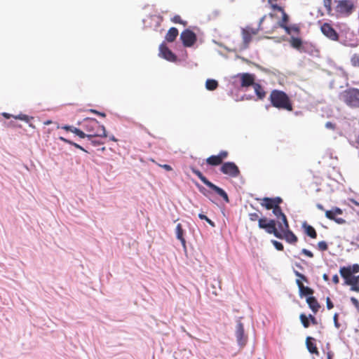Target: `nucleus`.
Segmentation results:
<instances>
[{
  "mask_svg": "<svg viewBox=\"0 0 359 359\" xmlns=\"http://www.w3.org/2000/svg\"><path fill=\"white\" fill-rule=\"evenodd\" d=\"M57 128H61L62 129H64V130H65L67 131L72 132L74 126H68V125H65V126H62L61 127L57 126Z\"/></svg>",
  "mask_w": 359,
  "mask_h": 359,
  "instance_id": "54",
  "label": "nucleus"
},
{
  "mask_svg": "<svg viewBox=\"0 0 359 359\" xmlns=\"http://www.w3.org/2000/svg\"><path fill=\"white\" fill-rule=\"evenodd\" d=\"M353 8L354 5L351 1L341 0L337 2L336 11L344 16H348L352 13Z\"/></svg>",
  "mask_w": 359,
  "mask_h": 359,
  "instance_id": "4",
  "label": "nucleus"
},
{
  "mask_svg": "<svg viewBox=\"0 0 359 359\" xmlns=\"http://www.w3.org/2000/svg\"><path fill=\"white\" fill-rule=\"evenodd\" d=\"M341 100L351 108L359 107V89L351 88L345 90L340 95Z\"/></svg>",
  "mask_w": 359,
  "mask_h": 359,
  "instance_id": "2",
  "label": "nucleus"
},
{
  "mask_svg": "<svg viewBox=\"0 0 359 359\" xmlns=\"http://www.w3.org/2000/svg\"><path fill=\"white\" fill-rule=\"evenodd\" d=\"M290 43L292 48L297 49V50H299L302 45V40L299 38L294 37V36L291 37V39L290 40Z\"/></svg>",
  "mask_w": 359,
  "mask_h": 359,
  "instance_id": "31",
  "label": "nucleus"
},
{
  "mask_svg": "<svg viewBox=\"0 0 359 359\" xmlns=\"http://www.w3.org/2000/svg\"><path fill=\"white\" fill-rule=\"evenodd\" d=\"M13 118L15 119L21 120L27 123H29V126L32 128H34L33 125L32 123H29L30 120L33 119L32 116H29L25 114H20L17 116H13Z\"/></svg>",
  "mask_w": 359,
  "mask_h": 359,
  "instance_id": "32",
  "label": "nucleus"
},
{
  "mask_svg": "<svg viewBox=\"0 0 359 359\" xmlns=\"http://www.w3.org/2000/svg\"><path fill=\"white\" fill-rule=\"evenodd\" d=\"M342 210L339 208H333L330 210H326L325 211V216L327 218L331 220H334L336 223L339 224H343L346 222V221L341 218L337 217V215H341Z\"/></svg>",
  "mask_w": 359,
  "mask_h": 359,
  "instance_id": "10",
  "label": "nucleus"
},
{
  "mask_svg": "<svg viewBox=\"0 0 359 359\" xmlns=\"http://www.w3.org/2000/svg\"><path fill=\"white\" fill-rule=\"evenodd\" d=\"M326 304H327V308L329 310L334 307V305L329 297H327L326 299Z\"/></svg>",
  "mask_w": 359,
  "mask_h": 359,
  "instance_id": "55",
  "label": "nucleus"
},
{
  "mask_svg": "<svg viewBox=\"0 0 359 359\" xmlns=\"http://www.w3.org/2000/svg\"><path fill=\"white\" fill-rule=\"evenodd\" d=\"M288 29H289V32H286L288 34H291V33L292 32H294L295 33H298L299 30V27L297 25H294L292 26H290V27L288 26Z\"/></svg>",
  "mask_w": 359,
  "mask_h": 359,
  "instance_id": "45",
  "label": "nucleus"
},
{
  "mask_svg": "<svg viewBox=\"0 0 359 359\" xmlns=\"http://www.w3.org/2000/svg\"><path fill=\"white\" fill-rule=\"evenodd\" d=\"M273 213L277 218H281L283 222H278V228L280 231L289 228V224L285 215L283 212L280 206H276L273 209Z\"/></svg>",
  "mask_w": 359,
  "mask_h": 359,
  "instance_id": "8",
  "label": "nucleus"
},
{
  "mask_svg": "<svg viewBox=\"0 0 359 359\" xmlns=\"http://www.w3.org/2000/svg\"><path fill=\"white\" fill-rule=\"evenodd\" d=\"M254 90L259 99H263L266 96V93L263 88L258 83L254 84Z\"/></svg>",
  "mask_w": 359,
  "mask_h": 359,
  "instance_id": "26",
  "label": "nucleus"
},
{
  "mask_svg": "<svg viewBox=\"0 0 359 359\" xmlns=\"http://www.w3.org/2000/svg\"><path fill=\"white\" fill-rule=\"evenodd\" d=\"M198 217L201 219H203V220H205L212 227H215V224L214 222H212L211 219H210L207 216H205V215L202 214V213H200L198 214Z\"/></svg>",
  "mask_w": 359,
  "mask_h": 359,
  "instance_id": "38",
  "label": "nucleus"
},
{
  "mask_svg": "<svg viewBox=\"0 0 359 359\" xmlns=\"http://www.w3.org/2000/svg\"><path fill=\"white\" fill-rule=\"evenodd\" d=\"M275 203L276 206H279V204L282 202V198L280 197H276L272 198Z\"/></svg>",
  "mask_w": 359,
  "mask_h": 359,
  "instance_id": "57",
  "label": "nucleus"
},
{
  "mask_svg": "<svg viewBox=\"0 0 359 359\" xmlns=\"http://www.w3.org/2000/svg\"><path fill=\"white\" fill-rule=\"evenodd\" d=\"M209 188L212 189L217 194L221 196L226 203L229 202V196L226 191L221 189L220 187L216 186L213 183L210 182V184L208 186Z\"/></svg>",
  "mask_w": 359,
  "mask_h": 359,
  "instance_id": "16",
  "label": "nucleus"
},
{
  "mask_svg": "<svg viewBox=\"0 0 359 359\" xmlns=\"http://www.w3.org/2000/svg\"><path fill=\"white\" fill-rule=\"evenodd\" d=\"M300 320L304 327H308L309 326L308 318L304 314L300 315Z\"/></svg>",
  "mask_w": 359,
  "mask_h": 359,
  "instance_id": "40",
  "label": "nucleus"
},
{
  "mask_svg": "<svg viewBox=\"0 0 359 359\" xmlns=\"http://www.w3.org/2000/svg\"><path fill=\"white\" fill-rule=\"evenodd\" d=\"M175 234H176V238L180 241L181 243H182V245L184 248V250H186L187 249V246H186V241H185V238L184 237V229H182V224H177V226H176V228H175Z\"/></svg>",
  "mask_w": 359,
  "mask_h": 359,
  "instance_id": "14",
  "label": "nucleus"
},
{
  "mask_svg": "<svg viewBox=\"0 0 359 359\" xmlns=\"http://www.w3.org/2000/svg\"><path fill=\"white\" fill-rule=\"evenodd\" d=\"M339 272L341 276L345 280V284L348 285V281H351V278L353 277L351 270L349 269V268L344 266L340 269Z\"/></svg>",
  "mask_w": 359,
  "mask_h": 359,
  "instance_id": "20",
  "label": "nucleus"
},
{
  "mask_svg": "<svg viewBox=\"0 0 359 359\" xmlns=\"http://www.w3.org/2000/svg\"><path fill=\"white\" fill-rule=\"evenodd\" d=\"M270 101L272 105L278 109H284L288 111L292 110V104L287 95L281 90H273L270 95Z\"/></svg>",
  "mask_w": 359,
  "mask_h": 359,
  "instance_id": "1",
  "label": "nucleus"
},
{
  "mask_svg": "<svg viewBox=\"0 0 359 359\" xmlns=\"http://www.w3.org/2000/svg\"><path fill=\"white\" fill-rule=\"evenodd\" d=\"M322 33L332 41H337L339 35L330 24L325 22L320 27Z\"/></svg>",
  "mask_w": 359,
  "mask_h": 359,
  "instance_id": "7",
  "label": "nucleus"
},
{
  "mask_svg": "<svg viewBox=\"0 0 359 359\" xmlns=\"http://www.w3.org/2000/svg\"><path fill=\"white\" fill-rule=\"evenodd\" d=\"M333 320H334V324L335 327L337 328V329L339 328L340 325L338 323V314L337 313H335L334 315Z\"/></svg>",
  "mask_w": 359,
  "mask_h": 359,
  "instance_id": "51",
  "label": "nucleus"
},
{
  "mask_svg": "<svg viewBox=\"0 0 359 359\" xmlns=\"http://www.w3.org/2000/svg\"><path fill=\"white\" fill-rule=\"evenodd\" d=\"M209 188L212 189L217 194L221 196L226 203L229 202V196L226 191L221 189L220 187L216 186L213 183L210 182V184L208 186Z\"/></svg>",
  "mask_w": 359,
  "mask_h": 359,
  "instance_id": "15",
  "label": "nucleus"
},
{
  "mask_svg": "<svg viewBox=\"0 0 359 359\" xmlns=\"http://www.w3.org/2000/svg\"><path fill=\"white\" fill-rule=\"evenodd\" d=\"M351 302L353 303V304L356 307V308H359V302L358 300L355 298V297H351Z\"/></svg>",
  "mask_w": 359,
  "mask_h": 359,
  "instance_id": "56",
  "label": "nucleus"
},
{
  "mask_svg": "<svg viewBox=\"0 0 359 359\" xmlns=\"http://www.w3.org/2000/svg\"><path fill=\"white\" fill-rule=\"evenodd\" d=\"M282 13V20L278 22V26L283 29H285L286 32H289L288 26L286 25V22L289 20V16L284 11H281Z\"/></svg>",
  "mask_w": 359,
  "mask_h": 359,
  "instance_id": "24",
  "label": "nucleus"
},
{
  "mask_svg": "<svg viewBox=\"0 0 359 359\" xmlns=\"http://www.w3.org/2000/svg\"><path fill=\"white\" fill-rule=\"evenodd\" d=\"M241 79V86L248 88L250 86H254L255 78L252 74L248 73L239 74L237 75Z\"/></svg>",
  "mask_w": 359,
  "mask_h": 359,
  "instance_id": "12",
  "label": "nucleus"
},
{
  "mask_svg": "<svg viewBox=\"0 0 359 359\" xmlns=\"http://www.w3.org/2000/svg\"><path fill=\"white\" fill-rule=\"evenodd\" d=\"M351 62L353 66L359 67V55H353L351 59Z\"/></svg>",
  "mask_w": 359,
  "mask_h": 359,
  "instance_id": "39",
  "label": "nucleus"
},
{
  "mask_svg": "<svg viewBox=\"0 0 359 359\" xmlns=\"http://www.w3.org/2000/svg\"><path fill=\"white\" fill-rule=\"evenodd\" d=\"M350 285L351 286V290L352 291H355V292H359V286H358V285L354 284V285Z\"/></svg>",
  "mask_w": 359,
  "mask_h": 359,
  "instance_id": "60",
  "label": "nucleus"
},
{
  "mask_svg": "<svg viewBox=\"0 0 359 359\" xmlns=\"http://www.w3.org/2000/svg\"><path fill=\"white\" fill-rule=\"evenodd\" d=\"M95 137H99L98 136H92L91 138H88V140H89V142H90V144L93 146L96 147V146L104 144L103 142L96 140Z\"/></svg>",
  "mask_w": 359,
  "mask_h": 359,
  "instance_id": "36",
  "label": "nucleus"
},
{
  "mask_svg": "<svg viewBox=\"0 0 359 359\" xmlns=\"http://www.w3.org/2000/svg\"><path fill=\"white\" fill-rule=\"evenodd\" d=\"M1 115H2L4 118H11V117H13V116H14V115H12V114H8V113H6V112H3V113L1 114Z\"/></svg>",
  "mask_w": 359,
  "mask_h": 359,
  "instance_id": "62",
  "label": "nucleus"
},
{
  "mask_svg": "<svg viewBox=\"0 0 359 359\" xmlns=\"http://www.w3.org/2000/svg\"><path fill=\"white\" fill-rule=\"evenodd\" d=\"M270 4L271 5V7L273 8V10H277L280 12L283 11V8L277 4Z\"/></svg>",
  "mask_w": 359,
  "mask_h": 359,
  "instance_id": "58",
  "label": "nucleus"
},
{
  "mask_svg": "<svg viewBox=\"0 0 359 359\" xmlns=\"http://www.w3.org/2000/svg\"><path fill=\"white\" fill-rule=\"evenodd\" d=\"M217 156L221 158V161H222V160L224 158L227 157L228 152L226 151H222L219 152V154Z\"/></svg>",
  "mask_w": 359,
  "mask_h": 359,
  "instance_id": "52",
  "label": "nucleus"
},
{
  "mask_svg": "<svg viewBox=\"0 0 359 359\" xmlns=\"http://www.w3.org/2000/svg\"><path fill=\"white\" fill-rule=\"evenodd\" d=\"M302 253L309 257H313V254L312 252H311L310 250H307V249H302Z\"/></svg>",
  "mask_w": 359,
  "mask_h": 359,
  "instance_id": "50",
  "label": "nucleus"
},
{
  "mask_svg": "<svg viewBox=\"0 0 359 359\" xmlns=\"http://www.w3.org/2000/svg\"><path fill=\"white\" fill-rule=\"evenodd\" d=\"M313 340H314L313 337H307L306 339V348L311 353H315L316 355H318L319 352L318 351L316 345L312 342Z\"/></svg>",
  "mask_w": 359,
  "mask_h": 359,
  "instance_id": "21",
  "label": "nucleus"
},
{
  "mask_svg": "<svg viewBox=\"0 0 359 359\" xmlns=\"http://www.w3.org/2000/svg\"><path fill=\"white\" fill-rule=\"evenodd\" d=\"M245 29H248V32L250 34V35L252 36L258 34L259 31L262 29V27H260V26H258L257 28H252L251 27L248 26Z\"/></svg>",
  "mask_w": 359,
  "mask_h": 359,
  "instance_id": "37",
  "label": "nucleus"
},
{
  "mask_svg": "<svg viewBox=\"0 0 359 359\" xmlns=\"http://www.w3.org/2000/svg\"><path fill=\"white\" fill-rule=\"evenodd\" d=\"M262 205L264 206L267 210L273 209L274 207H276L273 199L270 198H264L263 199V202L262 203Z\"/></svg>",
  "mask_w": 359,
  "mask_h": 359,
  "instance_id": "33",
  "label": "nucleus"
},
{
  "mask_svg": "<svg viewBox=\"0 0 359 359\" xmlns=\"http://www.w3.org/2000/svg\"><path fill=\"white\" fill-rule=\"evenodd\" d=\"M191 171L195 174L206 186H208L211 182H210L202 173L197 169L192 168Z\"/></svg>",
  "mask_w": 359,
  "mask_h": 359,
  "instance_id": "30",
  "label": "nucleus"
},
{
  "mask_svg": "<svg viewBox=\"0 0 359 359\" xmlns=\"http://www.w3.org/2000/svg\"><path fill=\"white\" fill-rule=\"evenodd\" d=\"M208 164L211 165H218L222 163L221 158L217 156H211L206 159Z\"/></svg>",
  "mask_w": 359,
  "mask_h": 359,
  "instance_id": "29",
  "label": "nucleus"
},
{
  "mask_svg": "<svg viewBox=\"0 0 359 359\" xmlns=\"http://www.w3.org/2000/svg\"><path fill=\"white\" fill-rule=\"evenodd\" d=\"M351 144L355 147L356 148H359V135H354L353 137L350 138Z\"/></svg>",
  "mask_w": 359,
  "mask_h": 359,
  "instance_id": "35",
  "label": "nucleus"
},
{
  "mask_svg": "<svg viewBox=\"0 0 359 359\" xmlns=\"http://www.w3.org/2000/svg\"><path fill=\"white\" fill-rule=\"evenodd\" d=\"M294 274L296 276H297L298 278H299L300 279L304 280V281H307V278H306L305 276H304L303 274H302L301 273H299V271H294Z\"/></svg>",
  "mask_w": 359,
  "mask_h": 359,
  "instance_id": "53",
  "label": "nucleus"
},
{
  "mask_svg": "<svg viewBox=\"0 0 359 359\" xmlns=\"http://www.w3.org/2000/svg\"><path fill=\"white\" fill-rule=\"evenodd\" d=\"M172 21L175 22V23H182V21L181 20V18L180 16L179 15H175L173 18H172Z\"/></svg>",
  "mask_w": 359,
  "mask_h": 359,
  "instance_id": "59",
  "label": "nucleus"
},
{
  "mask_svg": "<svg viewBox=\"0 0 359 359\" xmlns=\"http://www.w3.org/2000/svg\"><path fill=\"white\" fill-rule=\"evenodd\" d=\"M159 56L170 62L177 60L176 55L165 46L164 43L159 46Z\"/></svg>",
  "mask_w": 359,
  "mask_h": 359,
  "instance_id": "11",
  "label": "nucleus"
},
{
  "mask_svg": "<svg viewBox=\"0 0 359 359\" xmlns=\"http://www.w3.org/2000/svg\"><path fill=\"white\" fill-rule=\"evenodd\" d=\"M359 285V275L355 276H353L351 280L348 281V285Z\"/></svg>",
  "mask_w": 359,
  "mask_h": 359,
  "instance_id": "42",
  "label": "nucleus"
},
{
  "mask_svg": "<svg viewBox=\"0 0 359 359\" xmlns=\"http://www.w3.org/2000/svg\"><path fill=\"white\" fill-rule=\"evenodd\" d=\"M59 139L65 143L73 145L76 148L79 149L80 150H81L83 151L88 152L83 147H82L81 146H80L79 144H78L75 142H72L71 140H69L63 137H60Z\"/></svg>",
  "mask_w": 359,
  "mask_h": 359,
  "instance_id": "34",
  "label": "nucleus"
},
{
  "mask_svg": "<svg viewBox=\"0 0 359 359\" xmlns=\"http://www.w3.org/2000/svg\"><path fill=\"white\" fill-rule=\"evenodd\" d=\"M351 271V273H356L359 272V265L358 264H355L351 266H348Z\"/></svg>",
  "mask_w": 359,
  "mask_h": 359,
  "instance_id": "44",
  "label": "nucleus"
},
{
  "mask_svg": "<svg viewBox=\"0 0 359 359\" xmlns=\"http://www.w3.org/2000/svg\"><path fill=\"white\" fill-rule=\"evenodd\" d=\"M77 135L81 138H85V137L91 138V137L93 136L94 135H89L88 133H85L82 130H80V132L77 134Z\"/></svg>",
  "mask_w": 359,
  "mask_h": 359,
  "instance_id": "48",
  "label": "nucleus"
},
{
  "mask_svg": "<svg viewBox=\"0 0 359 359\" xmlns=\"http://www.w3.org/2000/svg\"><path fill=\"white\" fill-rule=\"evenodd\" d=\"M220 170L224 174L228 175L233 177H237L240 173L238 166L233 162L224 163L222 165Z\"/></svg>",
  "mask_w": 359,
  "mask_h": 359,
  "instance_id": "5",
  "label": "nucleus"
},
{
  "mask_svg": "<svg viewBox=\"0 0 359 359\" xmlns=\"http://www.w3.org/2000/svg\"><path fill=\"white\" fill-rule=\"evenodd\" d=\"M332 281L334 284H337L339 283V277L337 274H335L334 276H333L332 277Z\"/></svg>",
  "mask_w": 359,
  "mask_h": 359,
  "instance_id": "63",
  "label": "nucleus"
},
{
  "mask_svg": "<svg viewBox=\"0 0 359 359\" xmlns=\"http://www.w3.org/2000/svg\"><path fill=\"white\" fill-rule=\"evenodd\" d=\"M276 222L274 219H270L267 222L265 230L268 233L273 234L277 238H281L280 233L278 231L276 227Z\"/></svg>",
  "mask_w": 359,
  "mask_h": 359,
  "instance_id": "13",
  "label": "nucleus"
},
{
  "mask_svg": "<svg viewBox=\"0 0 359 359\" xmlns=\"http://www.w3.org/2000/svg\"><path fill=\"white\" fill-rule=\"evenodd\" d=\"M296 283L299 287V295L301 297L310 295L313 293V290L309 287H305L299 279L296 280Z\"/></svg>",
  "mask_w": 359,
  "mask_h": 359,
  "instance_id": "18",
  "label": "nucleus"
},
{
  "mask_svg": "<svg viewBox=\"0 0 359 359\" xmlns=\"http://www.w3.org/2000/svg\"><path fill=\"white\" fill-rule=\"evenodd\" d=\"M236 337L238 345L241 347L244 346L247 342V337L244 333L243 325L240 320L236 324Z\"/></svg>",
  "mask_w": 359,
  "mask_h": 359,
  "instance_id": "9",
  "label": "nucleus"
},
{
  "mask_svg": "<svg viewBox=\"0 0 359 359\" xmlns=\"http://www.w3.org/2000/svg\"><path fill=\"white\" fill-rule=\"evenodd\" d=\"M209 188L212 189L217 194L221 196L226 203L229 202V196L226 191L221 189L220 187L216 186L213 183L210 182V184L208 186Z\"/></svg>",
  "mask_w": 359,
  "mask_h": 359,
  "instance_id": "17",
  "label": "nucleus"
},
{
  "mask_svg": "<svg viewBox=\"0 0 359 359\" xmlns=\"http://www.w3.org/2000/svg\"><path fill=\"white\" fill-rule=\"evenodd\" d=\"M162 168H163L165 170H166L167 171H170L172 170V168L170 165H167V164H164V165H161Z\"/></svg>",
  "mask_w": 359,
  "mask_h": 359,
  "instance_id": "64",
  "label": "nucleus"
},
{
  "mask_svg": "<svg viewBox=\"0 0 359 359\" xmlns=\"http://www.w3.org/2000/svg\"><path fill=\"white\" fill-rule=\"evenodd\" d=\"M273 244L274 245V247L278 250H282L283 249V245L281 243L277 241H273Z\"/></svg>",
  "mask_w": 359,
  "mask_h": 359,
  "instance_id": "46",
  "label": "nucleus"
},
{
  "mask_svg": "<svg viewBox=\"0 0 359 359\" xmlns=\"http://www.w3.org/2000/svg\"><path fill=\"white\" fill-rule=\"evenodd\" d=\"M303 227L304 228V230H305V232L306 233L310 236L311 238H316V236H317V233H316V230L314 229L313 227H312L311 226L304 223L303 224Z\"/></svg>",
  "mask_w": 359,
  "mask_h": 359,
  "instance_id": "27",
  "label": "nucleus"
},
{
  "mask_svg": "<svg viewBox=\"0 0 359 359\" xmlns=\"http://www.w3.org/2000/svg\"><path fill=\"white\" fill-rule=\"evenodd\" d=\"M306 302L309 304V308L314 313L318 311L320 305L314 297H308L306 298Z\"/></svg>",
  "mask_w": 359,
  "mask_h": 359,
  "instance_id": "19",
  "label": "nucleus"
},
{
  "mask_svg": "<svg viewBox=\"0 0 359 359\" xmlns=\"http://www.w3.org/2000/svg\"><path fill=\"white\" fill-rule=\"evenodd\" d=\"M318 248L321 251H325L327 249V244L325 241H320L318 243Z\"/></svg>",
  "mask_w": 359,
  "mask_h": 359,
  "instance_id": "41",
  "label": "nucleus"
},
{
  "mask_svg": "<svg viewBox=\"0 0 359 359\" xmlns=\"http://www.w3.org/2000/svg\"><path fill=\"white\" fill-rule=\"evenodd\" d=\"M180 39L184 46L191 47L196 42V36L192 31L186 29L181 33Z\"/></svg>",
  "mask_w": 359,
  "mask_h": 359,
  "instance_id": "6",
  "label": "nucleus"
},
{
  "mask_svg": "<svg viewBox=\"0 0 359 359\" xmlns=\"http://www.w3.org/2000/svg\"><path fill=\"white\" fill-rule=\"evenodd\" d=\"M325 127L328 129H334V125L331 122H327L325 124Z\"/></svg>",
  "mask_w": 359,
  "mask_h": 359,
  "instance_id": "61",
  "label": "nucleus"
},
{
  "mask_svg": "<svg viewBox=\"0 0 359 359\" xmlns=\"http://www.w3.org/2000/svg\"><path fill=\"white\" fill-rule=\"evenodd\" d=\"M84 128L89 135H94L93 136L100 137H107L104 126L100 125L95 118H87L84 123Z\"/></svg>",
  "mask_w": 359,
  "mask_h": 359,
  "instance_id": "3",
  "label": "nucleus"
},
{
  "mask_svg": "<svg viewBox=\"0 0 359 359\" xmlns=\"http://www.w3.org/2000/svg\"><path fill=\"white\" fill-rule=\"evenodd\" d=\"M249 219L251 220V221H256V220H259V215L256 212H252V213H250L249 214Z\"/></svg>",
  "mask_w": 359,
  "mask_h": 359,
  "instance_id": "49",
  "label": "nucleus"
},
{
  "mask_svg": "<svg viewBox=\"0 0 359 359\" xmlns=\"http://www.w3.org/2000/svg\"><path fill=\"white\" fill-rule=\"evenodd\" d=\"M323 3H324V6L326 8L327 11L328 12H330L332 10L331 9L332 0H324Z\"/></svg>",
  "mask_w": 359,
  "mask_h": 359,
  "instance_id": "47",
  "label": "nucleus"
},
{
  "mask_svg": "<svg viewBox=\"0 0 359 359\" xmlns=\"http://www.w3.org/2000/svg\"><path fill=\"white\" fill-rule=\"evenodd\" d=\"M218 86V82L215 79H208L205 81V88L208 90H214Z\"/></svg>",
  "mask_w": 359,
  "mask_h": 359,
  "instance_id": "28",
  "label": "nucleus"
},
{
  "mask_svg": "<svg viewBox=\"0 0 359 359\" xmlns=\"http://www.w3.org/2000/svg\"><path fill=\"white\" fill-rule=\"evenodd\" d=\"M282 231L285 233V240L288 243H294L297 242V236L291 231L289 230V228L287 229H285Z\"/></svg>",
  "mask_w": 359,
  "mask_h": 359,
  "instance_id": "25",
  "label": "nucleus"
},
{
  "mask_svg": "<svg viewBox=\"0 0 359 359\" xmlns=\"http://www.w3.org/2000/svg\"><path fill=\"white\" fill-rule=\"evenodd\" d=\"M178 35V30L175 27H171L165 36V40L168 42H172L175 41Z\"/></svg>",
  "mask_w": 359,
  "mask_h": 359,
  "instance_id": "23",
  "label": "nucleus"
},
{
  "mask_svg": "<svg viewBox=\"0 0 359 359\" xmlns=\"http://www.w3.org/2000/svg\"><path fill=\"white\" fill-rule=\"evenodd\" d=\"M248 29L242 28L241 34L244 48H247L252 40V36L248 32Z\"/></svg>",
  "mask_w": 359,
  "mask_h": 359,
  "instance_id": "22",
  "label": "nucleus"
},
{
  "mask_svg": "<svg viewBox=\"0 0 359 359\" xmlns=\"http://www.w3.org/2000/svg\"><path fill=\"white\" fill-rule=\"evenodd\" d=\"M258 224H259V227L260 229H264L265 227H266V225H267L266 219H265V218L259 219Z\"/></svg>",
  "mask_w": 359,
  "mask_h": 359,
  "instance_id": "43",
  "label": "nucleus"
}]
</instances>
